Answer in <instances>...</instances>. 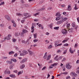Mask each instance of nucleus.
I'll return each mask as SVG.
<instances>
[{"mask_svg":"<svg viewBox=\"0 0 79 79\" xmlns=\"http://www.w3.org/2000/svg\"><path fill=\"white\" fill-rule=\"evenodd\" d=\"M63 19V20H64V21H66V20H67V19H68V18H66V17H65L63 19Z\"/></svg>","mask_w":79,"mask_h":79,"instance_id":"72a5a7b5","label":"nucleus"},{"mask_svg":"<svg viewBox=\"0 0 79 79\" xmlns=\"http://www.w3.org/2000/svg\"><path fill=\"white\" fill-rule=\"evenodd\" d=\"M22 43H23V44H26V42L24 40H23L22 41Z\"/></svg>","mask_w":79,"mask_h":79,"instance_id":"4d7b16f0","label":"nucleus"},{"mask_svg":"<svg viewBox=\"0 0 79 79\" xmlns=\"http://www.w3.org/2000/svg\"><path fill=\"white\" fill-rule=\"evenodd\" d=\"M12 41H13V42H16V39H13Z\"/></svg>","mask_w":79,"mask_h":79,"instance_id":"c03bdc74","label":"nucleus"},{"mask_svg":"<svg viewBox=\"0 0 79 79\" xmlns=\"http://www.w3.org/2000/svg\"><path fill=\"white\" fill-rule=\"evenodd\" d=\"M5 4V2H2L1 3H0V6L2 5H4Z\"/></svg>","mask_w":79,"mask_h":79,"instance_id":"79ce46f5","label":"nucleus"},{"mask_svg":"<svg viewBox=\"0 0 79 79\" xmlns=\"http://www.w3.org/2000/svg\"><path fill=\"white\" fill-rule=\"evenodd\" d=\"M0 26H1V27H3V26H4V24H0Z\"/></svg>","mask_w":79,"mask_h":79,"instance_id":"13d9d810","label":"nucleus"},{"mask_svg":"<svg viewBox=\"0 0 79 79\" xmlns=\"http://www.w3.org/2000/svg\"><path fill=\"white\" fill-rule=\"evenodd\" d=\"M27 60V58H24L23 60L22 61H20V63H24L25 62H26V61Z\"/></svg>","mask_w":79,"mask_h":79,"instance_id":"1a4fd4ad","label":"nucleus"},{"mask_svg":"<svg viewBox=\"0 0 79 79\" xmlns=\"http://www.w3.org/2000/svg\"><path fill=\"white\" fill-rule=\"evenodd\" d=\"M30 16H31V15H28L27 17L23 18V19H26V18H29V17H30Z\"/></svg>","mask_w":79,"mask_h":79,"instance_id":"5fc2aeb1","label":"nucleus"},{"mask_svg":"<svg viewBox=\"0 0 79 79\" xmlns=\"http://www.w3.org/2000/svg\"><path fill=\"white\" fill-rule=\"evenodd\" d=\"M25 67V65L24 64H23L22 65H21L20 66V69H23V68H24Z\"/></svg>","mask_w":79,"mask_h":79,"instance_id":"9b49d317","label":"nucleus"},{"mask_svg":"<svg viewBox=\"0 0 79 79\" xmlns=\"http://www.w3.org/2000/svg\"><path fill=\"white\" fill-rule=\"evenodd\" d=\"M14 24H13V26L14 27H16V24L15 23H13Z\"/></svg>","mask_w":79,"mask_h":79,"instance_id":"680f3d73","label":"nucleus"},{"mask_svg":"<svg viewBox=\"0 0 79 79\" xmlns=\"http://www.w3.org/2000/svg\"><path fill=\"white\" fill-rule=\"evenodd\" d=\"M61 32L62 33V34H67V33H68V31L65 30V29H62L61 30Z\"/></svg>","mask_w":79,"mask_h":79,"instance_id":"20e7f679","label":"nucleus"},{"mask_svg":"<svg viewBox=\"0 0 79 79\" xmlns=\"http://www.w3.org/2000/svg\"><path fill=\"white\" fill-rule=\"evenodd\" d=\"M79 17H78V18H77V20L78 23H79Z\"/></svg>","mask_w":79,"mask_h":79,"instance_id":"338daca9","label":"nucleus"},{"mask_svg":"<svg viewBox=\"0 0 79 79\" xmlns=\"http://www.w3.org/2000/svg\"><path fill=\"white\" fill-rule=\"evenodd\" d=\"M77 43L75 44V46H74V47L76 48V47H77Z\"/></svg>","mask_w":79,"mask_h":79,"instance_id":"e2e57ef3","label":"nucleus"},{"mask_svg":"<svg viewBox=\"0 0 79 79\" xmlns=\"http://www.w3.org/2000/svg\"><path fill=\"white\" fill-rule=\"evenodd\" d=\"M37 33H35L33 34L34 37L35 39H36V38H37Z\"/></svg>","mask_w":79,"mask_h":79,"instance_id":"a878e982","label":"nucleus"},{"mask_svg":"<svg viewBox=\"0 0 79 79\" xmlns=\"http://www.w3.org/2000/svg\"><path fill=\"white\" fill-rule=\"evenodd\" d=\"M53 23H51L50 25H48L49 27H50V28L51 29H52V27H53Z\"/></svg>","mask_w":79,"mask_h":79,"instance_id":"6ab92c4d","label":"nucleus"},{"mask_svg":"<svg viewBox=\"0 0 79 79\" xmlns=\"http://www.w3.org/2000/svg\"><path fill=\"white\" fill-rule=\"evenodd\" d=\"M71 74H72L73 75V76H77V74H76V73H74V72H71Z\"/></svg>","mask_w":79,"mask_h":79,"instance_id":"412c9836","label":"nucleus"},{"mask_svg":"<svg viewBox=\"0 0 79 79\" xmlns=\"http://www.w3.org/2000/svg\"><path fill=\"white\" fill-rule=\"evenodd\" d=\"M56 16H57V17H60L61 16V14L60 13H57L56 14Z\"/></svg>","mask_w":79,"mask_h":79,"instance_id":"a211bd4d","label":"nucleus"},{"mask_svg":"<svg viewBox=\"0 0 79 79\" xmlns=\"http://www.w3.org/2000/svg\"><path fill=\"white\" fill-rule=\"evenodd\" d=\"M75 7H74V9L75 10H77L78 8H77V4H74Z\"/></svg>","mask_w":79,"mask_h":79,"instance_id":"2eb2a0df","label":"nucleus"},{"mask_svg":"<svg viewBox=\"0 0 79 79\" xmlns=\"http://www.w3.org/2000/svg\"><path fill=\"white\" fill-rule=\"evenodd\" d=\"M66 68L68 69H69L71 68V66L69 64H66Z\"/></svg>","mask_w":79,"mask_h":79,"instance_id":"423d86ee","label":"nucleus"},{"mask_svg":"<svg viewBox=\"0 0 79 79\" xmlns=\"http://www.w3.org/2000/svg\"><path fill=\"white\" fill-rule=\"evenodd\" d=\"M47 52H46L44 54V59H46L47 58Z\"/></svg>","mask_w":79,"mask_h":79,"instance_id":"4468645a","label":"nucleus"},{"mask_svg":"<svg viewBox=\"0 0 79 79\" xmlns=\"http://www.w3.org/2000/svg\"><path fill=\"white\" fill-rule=\"evenodd\" d=\"M23 6H24V7H28V6H29V5H27V4H24Z\"/></svg>","mask_w":79,"mask_h":79,"instance_id":"4c0bfd02","label":"nucleus"},{"mask_svg":"<svg viewBox=\"0 0 79 79\" xmlns=\"http://www.w3.org/2000/svg\"><path fill=\"white\" fill-rule=\"evenodd\" d=\"M11 22L12 23H13V24H15V20H12Z\"/></svg>","mask_w":79,"mask_h":79,"instance_id":"8fccbe9b","label":"nucleus"},{"mask_svg":"<svg viewBox=\"0 0 79 79\" xmlns=\"http://www.w3.org/2000/svg\"><path fill=\"white\" fill-rule=\"evenodd\" d=\"M12 61H9V60H7V62L9 63V64H12V63H13V62Z\"/></svg>","mask_w":79,"mask_h":79,"instance_id":"cd10ccee","label":"nucleus"},{"mask_svg":"<svg viewBox=\"0 0 79 79\" xmlns=\"http://www.w3.org/2000/svg\"><path fill=\"white\" fill-rule=\"evenodd\" d=\"M39 14H40V12H38V13L34 14V15L35 16H36V15H39Z\"/></svg>","mask_w":79,"mask_h":79,"instance_id":"7c9ffc66","label":"nucleus"},{"mask_svg":"<svg viewBox=\"0 0 79 79\" xmlns=\"http://www.w3.org/2000/svg\"><path fill=\"white\" fill-rule=\"evenodd\" d=\"M11 35H7V36L6 37V39H7V40H10L11 39Z\"/></svg>","mask_w":79,"mask_h":79,"instance_id":"6e6552de","label":"nucleus"},{"mask_svg":"<svg viewBox=\"0 0 79 79\" xmlns=\"http://www.w3.org/2000/svg\"><path fill=\"white\" fill-rule=\"evenodd\" d=\"M28 51L30 55L32 56L33 55H34V53L32 51H31L29 50H28Z\"/></svg>","mask_w":79,"mask_h":79,"instance_id":"0eeeda50","label":"nucleus"},{"mask_svg":"<svg viewBox=\"0 0 79 79\" xmlns=\"http://www.w3.org/2000/svg\"><path fill=\"white\" fill-rule=\"evenodd\" d=\"M60 40L55 41V45L56 46V45H57V44H59V43H60Z\"/></svg>","mask_w":79,"mask_h":79,"instance_id":"ddd939ff","label":"nucleus"},{"mask_svg":"<svg viewBox=\"0 0 79 79\" xmlns=\"http://www.w3.org/2000/svg\"><path fill=\"white\" fill-rule=\"evenodd\" d=\"M11 61H14V62H16V61H17V60L15 59H11Z\"/></svg>","mask_w":79,"mask_h":79,"instance_id":"dca6fc26","label":"nucleus"},{"mask_svg":"<svg viewBox=\"0 0 79 79\" xmlns=\"http://www.w3.org/2000/svg\"><path fill=\"white\" fill-rule=\"evenodd\" d=\"M5 18L6 19L8 20L9 21H11V18L9 16V15H5Z\"/></svg>","mask_w":79,"mask_h":79,"instance_id":"7ed1b4c3","label":"nucleus"},{"mask_svg":"<svg viewBox=\"0 0 79 79\" xmlns=\"http://www.w3.org/2000/svg\"><path fill=\"white\" fill-rule=\"evenodd\" d=\"M64 47H66V46H68V44H64Z\"/></svg>","mask_w":79,"mask_h":79,"instance_id":"3c124183","label":"nucleus"},{"mask_svg":"<svg viewBox=\"0 0 79 79\" xmlns=\"http://www.w3.org/2000/svg\"><path fill=\"white\" fill-rule=\"evenodd\" d=\"M10 77H12V78H14V77H15V74H11L10 75Z\"/></svg>","mask_w":79,"mask_h":79,"instance_id":"393cba45","label":"nucleus"},{"mask_svg":"<svg viewBox=\"0 0 79 79\" xmlns=\"http://www.w3.org/2000/svg\"><path fill=\"white\" fill-rule=\"evenodd\" d=\"M13 53H15V52L13 51L9 52V55H11V54H13Z\"/></svg>","mask_w":79,"mask_h":79,"instance_id":"c756f323","label":"nucleus"},{"mask_svg":"<svg viewBox=\"0 0 79 79\" xmlns=\"http://www.w3.org/2000/svg\"><path fill=\"white\" fill-rule=\"evenodd\" d=\"M69 51V52L71 53H73L74 52H73V51H72V48H70Z\"/></svg>","mask_w":79,"mask_h":79,"instance_id":"f3484780","label":"nucleus"},{"mask_svg":"<svg viewBox=\"0 0 79 79\" xmlns=\"http://www.w3.org/2000/svg\"><path fill=\"white\" fill-rule=\"evenodd\" d=\"M44 0H42V1H41L40 2H39V4H42V3H44Z\"/></svg>","mask_w":79,"mask_h":79,"instance_id":"ea45409f","label":"nucleus"},{"mask_svg":"<svg viewBox=\"0 0 79 79\" xmlns=\"http://www.w3.org/2000/svg\"><path fill=\"white\" fill-rule=\"evenodd\" d=\"M64 22V20H63V19H62L60 21L57 22L56 23L57 24H61V23H63Z\"/></svg>","mask_w":79,"mask_h":79,"instance_id":"39448f33","label":"nucleus"},{"mask_svg":"<svg viewBox=\"0 0 79 79\" xmlns=\"http://www.w3.org/2000/svg\"><path fill=\"white\" fill-rule=\"evenodd\" d=\"M51 57V56H50V55H48V57H47V60H49V59H50V57Z\"/></svg>","mask_w":79,"mask_h":79,"instance_id":"2f4dec72","label":"nucleus"},{"mask_svg":"<svg viewBox=\"0 0 79 79\" xmlns=\"http://www.w3.org/2000/svg\"><path fill=\"white\" fill-rule=\"evenodd\" d=\"M76 63L77 64L79 63V60H77V61Z\"/></svg>","mask_w":79,"mask_h":79,"instance_id":"774afa93","label":"nucleus"},{"mask_svg":"<svg viewBox=\"0 0 79 79\" xmlns=\"http://www.w3.org/2000/svg\"><path fill=\"white\" fill-rule=\"evenodd\" d=\"M62 45V43L60 44H58L57 45V47H58V46H61V45Z\"/></svg>","mask_w":79,"mask_h":79,"instance_id":"052dcab7","label":"nucleus"},{"mask_svg":"<svg viewBox=\"0 0 79 79\" xmlns=\"http://www.w3.org/2000/svg\"><path fill=\"white\" fill-rule=\"evenodd\" d=\"M65 60H66V58H64L63 60H62V62H63V61H65Z\"/></svg>","mask_w":79,"mask_h":79,"instance_id":"bf43d9fd","label":"nucleus"},{"mask_svg":"<svg viewBox=\"0 0 79 79\" xmlns=\"http://www.w3.org/2000/svg\"><path fill=\"white\" fill-rule=\"evenodd\" d=\"M72 9V8H71V6L69 5H68V7L66 9L68 11H71Z\"/></svg>","mask_w":79,"mask_h":79,"instance_id":"9d476101","label":"nucleus"},{"mask_svg":"<svg viewBox=\"0 0 79 79\" xmlns=\"http://www.w3.org/2000/svg\"><path fill=\"white\" fill-rule=\"evenodd\" d=\"M24 33L23 32H22V33L21 34V35L22 36V37H23L24 36Z\"/></svg>","mask_w":79,"mask_h":79,"instance_id":"58836bf2","label":"nucleus"},{"mask_svg":"<svg viewBox=\"0 0 79 79\" xmlns=\"http://www.w3.org/2000/svg\"><path fill=\"white\" fill-rule=\"evenodd\" d=\"M42 64H40V66L39 67V69H41V68H42Z\"/></svg>","mask_w":79,"mask_h":79,"instance_id":"09e8293b","label":"nucleus"},{"mask_svg":"<svg viewBox=\"0 0 79 79\" xmlns=\"http://www.w3.org/2000/svg\"><path fill=\"white\" fill-rule=\"evenodd\" d=\"M66 53H67V50L64 51L63 54V55H64V54H66Z\"/></svg>","mask_w":79,"mask_h":79,"instance_id":"a19ab883","label":"nucleus"},{"mask_svg":"<svg viewBox=\"0 0 79 79\" xmlns=\"http://www.w3.org/2000/svg\"><path fill=\"white\" fill-rule=\"evenodd\" d=\"M62 58H63V56H60L58 58V60H61V59H62Z\"/></svg>","mask_w":79,"mask_h":79,"instance_id":"37998d69","label":"nucleus"},{"mask_svg":"<svg viewBox=\"0 0 79 79\" xmlns=\"http://www.w3.org/2000/svg\"><path fill=\"white\" fill-rule=\"evenodd\" d=\"M72 26L73 27H75V23H73L72 24Z\"/></svg>","mask_w":79,"mask_h":79,"instance_id":"473e14b6","label":"nucleus"},{"mask_svg":"<svg viewBox=\"0 0 79 79\" xmlns=\"http://www.w3.org/2000/svg\"><path fill=\"white\" fill-rule=\"evenodd\" d=\"M28 15V13H24L23 14V16H27Z\"/></svg>","mask_w":79,"mask_h":79,"instance_id":"de8ad7c7","label":"nucleus"},{"mask_svg":"<svg viewBox=\"0 0 79 79\" xmlns=\"http://www.w3.org/2000/svg\"><path fill=\"white\" fill-rule=\"evenodd\" d=\"M68 39H69V38H68V40H64L62 41V43H65V42H67V41H68Z\"/></svg>","mask_w":79,"mask_h":79,"instance_id":"c9c22d12","label":"nucleus"},{"mask_svg":"<svg viewBox=\"0 0 79 79\" xmlns=\"http://www.w3.org/2000/svg\"><path fill=\"white\" fill-rule=\"evenodd\" d=\"M69 26H70V24L68 23L67 25V27H69Z\"/></svg>","mask_w":79,"mask_h":79,"instance_id":"864d4df0","label":"nucleus"},{"mask_svg":"<svg viewBox=\"0 0 79 79\" xmlns=\"http://www.w3.org/2000/svg\"><path fill=\"white\" fill-rule=\"evenodd\" d=\"M59 27H54V29H55L56 30H58L59 29Z\"/></svg>","mask_w":79,"mask_h":79,"instance_id":"bb28decb","label":"nucleus"},{"mask_svg":"<svg viewBox=\"0 0 79 79\" xmlns=\"http://www.w3.org/2000/svg\"><path fill=\"white\" fill-rule=\"evenodd\" d=\"M46 68L47 67H46V66L44 67V68H43L42 69V70L43 71L44 70H45V69H46Z\"/></svg>","mask_w":79,"mask_h":79,"instance_id":"49530a36","label":"nucleus"},{"mask_svg":"<svg viewBox=\"0 0 79 79\" xmlns=\"http://www.w3.org/2000/svg\"><path fill=\"white\" fill-rule=\"evenodd\" d=\"M53 46L52 45H50L49 46V47H48V49H50V48H51Z\"/></svg>","mask_w":79,"mask_h":79,"instance_id":"e433bc0d","label":"nucleus"},{"mask_svg":"<svg viewBox=\"0 0 79 79\" xmlns=\"http://www.w3.org/2000/svg\"><path fill=\"white\" fill-rule=\"evenodd\" d=\"M73 28H71L69 29L68 31H69V32H73Z\"/></svg>","mask_w":79,"mask_h":79,"instance_id":"5701e85b","label":"nucleus"},{"mask_svg":"<svg viewBox=\"0 0 79 79\" xmlns=\"http://www.w3.org/2000/svg\"><path fill=\"white\" fill-rule=\"evenodd\" d=\"M21 22L22 23H24V20H22Z\"/></svg>","mask_w":79,"mask_h":79,"instance_id":"69168bd1","label":"nucleus"},{"mask_svg":"<svg viewBox=\"0 0 79 79\" xmlns=\"http://www.w3.org/2000/svg\"><path fill=\"white\" fill-rule=\"evenodd\" d=\"M28 53V52L27 51H25L24 52L21 54H20V55L21 56H24L26 55H27Z\"/></svg>","mask_w":79,"mask_h":79,"instance_id":"f03ea898","label":"nucleus"},{"mask_svg":"<svg viewBox=\"0 0 79 79\" xmlns=\"http://www.w3.org/2000/svg\"><path fill=\"white\" fill-rule=\"evenodd\" d=\"M38 41H39L38 40L35 39L34 40H33L34 42H38Z\"/></svg>","mask_w":79,"mask_h":79,"instance_id":"a18cd8bd","label":"nucleus"},{"mask_svg":"<svg viewBox=\"0 0 79 79\" xmlns=\"http://www.w3.org/2000/svg\"><path fill=\"white\" fill-rule=\"evenodd\" d=\"M57 64H58V63H56L52 64L51 65V66H56Z\"/></svg>","mask_w":79,"mask_h":79,"instance_id":"c85d7f7f","label":"nucleus"},{"mask_svg":"<svg viewBox=\"0 0 79 79\" xmlns=\"http://www.w3.org/2000/svg\"><path fill=\"white\" fill-rule=\"evenodd\" d=\"M58 56H56L54 58V60L56 61H58Z\"/></svg>","mask_w":79,"mask_h":79,"instance_id":"b1692460","label":"nucleus"},{"mask_svg":"<svg viewBox=\"0 0 79 79\" xmlns=\"http://www.w3.org/2000/svg\"><path fill=\"white\" fill-rule=\"evenodd\" d=\"M35 24H36V23H33L32 24V27H31V32H32L33 33V32H34V26H35Z\"/></svg>","mask_w":79,"mask_h":79,"instance_id":"f257e3e1","label":"nucleus"},{"mask_svg":"<svg viewBox=\"0 0 79 79\" xmlns=\"http://www.w3.org/2000/svg\"><path fill=\"white\" fill-rule=\"evenodd\" d=\"M60 19H61L60 18V17H56V21H58V20H60Z\"/></svg>","mask_w":79,"mask_h":79,"instance_id":"f704fd0d","label":"nucleus"},{"mask_svg":"<svg viewBox=\"0 0 79 79\" xmlns=\"http://www.w3.org/2000/svg\"><path fill=\"white\" fill-rule=\"evenodd\" d=\"M23 71H21L19 72L18 73V75L19 76L20 74H22V73H23Z\"/></svg>","mask_w":79,"mask_h":79,"instance_id":"aec40b11","label":"nucleus"},{"mask_svg":"<svg viewBox=\"0 0 79 79\" xmlns=\"http://www.w3.org/2000/svg\"><path fill=\"white\" fill-rule=\"evenodd\" d=\"M20 35V33H19V32H16L15 33V37H18V36H19Z\"/></svg>","mask_w":79,"mask_h":79,"instance_id":"f8f14e48","label":"nucleus"},{"mask_svg":"<svg viewBox=\"0 0 79 79\" xmlns=\"http://www.w3.org/2000/svg\"><path fill=\"white\" fill-rule=\"evenodd\" d=\"M52 7H49L48 8V10H51V9H52Z\"/></svg>","mask_w":79,"mask_h":79,"instance_id":"0e129e2a","label":"nucleus"},{"mask_svg":"<svg viewBox=\"0 0 79 79\" xmlns=\"http://www.w3.org/2000/svg\"><path fill=\"white\" fill-rule=\"evenodd\" d=\"M6 39V37L4 38V39H3V40L2 41V42H3L5 41V39Z\"/></svg>","mask_w":79,"mask_h":79,"instance_id":"603ef678","label":"nucleus"},{"mask_svg":"<svg viewBox=\"0 0 79 79\" xmlns=\"http://www.w3.org/2000/svg\"><path fill=\"white\" fill-rule=\"evenodd\" d=\"M7 70H6L4 71V74H7Z\"/></svg>","mask_w":79,"mask_h":79,"instance_id":"6e6d98bb","label":"nucleus"},{"mask_svg":"<svg viewBox=\"0 0 79 79\" xmlns=\"http://www.w3.org/2000/svg\"><path fill=\"white\" fill-rule=\"evenodd\" d=\"M23 31L25 34H26V33H27V32H28L27 30H26V29H23Z\"/></svg>","mask_w":79,"mask_h":79,"instance_id":"4be33fe9","label":"nucleus"}]
</instances>
